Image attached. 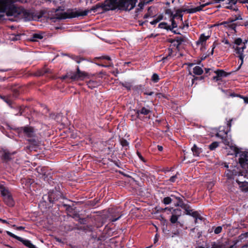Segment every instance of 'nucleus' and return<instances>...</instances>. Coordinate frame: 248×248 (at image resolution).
<instances>
[{"label": "nucleus", "instance_id": "obj_6", "mask_svg": "<svg viewBox=\"0 0 248 248\" xmlns=\"http://www.w3.org/2000/svg\"><path fill=\"white\" fill-rule=\"evenodd\" d=\"M229 131L225 130L224 127H220L219 131L216 134V137L220 138L222 142L226 145H229L231 141L230 138H229L227 134Z\"/></svg>", "mask_w": 248, "mask_h": 248}, {"label": "nucleus", "instance_id": "obj_44", "mask_svg": "<svg viewBox=\"0 0 248 248\" xmlns=\"http://www.w3.org/2000/svg\"><path fill=\"white\" fill-rule=\"evenodd\" d=\"M123 86L124 87H125L128 90H130L131 89V85L129 83H125L124 84L123 83Z\"/></svg>", "mask_w": 248, "mask_h": 248}, {"label": "nucleus", "instance_id": "obj_62", "mask_svg": "<svg viewBox=\"0 0 248 248\" xmlns=\"http://www.w3.org/2000/svg\"><path fill=\"white\" fill-rule=\"evenodd\" d=\"M149 17V15L148 14H146L144 16V18H147Z\"/></svg>", "mask_w": 248, "mask_h": 248}, {"label": "nucleus", "instance_id": "obj_64", "mask_svg": "<svg viewBox=\"0 0 248 248\" xmlns=\"http://www.w3.org/2000/svg\"><path fill=\"white\" fill-rule=\"evenodd\" d=\"M245 26H248V21L245 23Z\"/></svg>", "mask_w": 248, "mask_h": 248}, {"label": "nucleus", "instance_id": "obj_20", "mask_svg": "<svg viewBox=\"0 0 248 248\" xmlns=\"http://www.w3.org/2000/svg\"><path fill=\"white\" fill-rule=\"evenodd\" d=\"M43 34L42 33H33L31 38V40L33 42L38 41L39 40L43 38Z\"/></svg>", "mask_w": 248, "mask_h": 248}, {"label": "nucleus", "instance_id": "obj_36", "mask_svg": "<svg viewBox=\"0 0 248 248\" xmlns=\"http://www.w3.org/2000/svg\"><path fill=\"white\" fill-rule=\"evenodd\" d=\"M178 218V217L172 214V215L171 216V217L170 218V221L172 224H174L176 223H179L178 222H177Z\"/></svg>", "mask_w": 248, "mask_h": 248}, {"label": "nucleus", "instance_id": "obj_35", "mask_svg": "<svg viewBox=\"0 0 248 248\" xmlns=\"http://www.w3.org/2000/svg\"><path fill=\"white\" fill-rule=\"evenodd\" d=\"M218 146V143L217 142H213L211 144L209 145V148L211 150H214Z\"/></svg>", "mask_w": 248, "mask_h": 248}, {"label": "nucleus", "instance_id": "obj_2", "mask_svg": "<svg viewBox=\"0 0 248 248\" xmlns=\"http://www.w3.org/2000/svg\"><path fill=\"white\" fill-rule=\"evenodd\" d=\"M22 129L26 136L29 138H32V139L28 140L31 145L27 146V148L29 150H33L36 146L38 145V140L35 138H34L35 133L33 128L31 127L25 126L22 127Z\"/></svg>", "mask_w": 248, "mask_h": 248}, {"label": "nucleus", "instance_id": "obj_23", "mask_svg": "<svg viewBox=\"0 0 248 248\" xmlns=\"http://www.w3.org/2000/svg\"><path fill=\"white\" fill-rule=\"evenodd\" d=\"M87 85L89 88L93 89L97 87L99 85V83L96 81L90 80L87 82Z\"/></svg>", "mask_w": 248, "mask_h": 248}, {"label": "nucleus", "instance_id": "obj_21", "mask_svg": "<svg viewBox=\"0 0 248 248\" xmlns=\"http://www.w3.org/2000/svg\"><path fill=\"white\" fill-rule=\"evenodd\" d=\"M151 112V110L149 109L146 108L145 107H142L140 110H138L136 113L138 115L140 114L143 115H147Z\"/></svg>", "mask_w": 248, "mask_h": 248}, {"label": "nucleus", "instance_id": "obj_37", "mask_svg": "<svg viewBox=\"0 0 248 248\" xmlns=\"http://www.w3.org/2000/svg\"><path fill=\"white\" fill-rule=\"evenodd\" d=\"M121 217H122V215H119L118 216L112 215V217L109 218V220L111 222H114V221H116V220H118L119 218H120Z\"/></svg>", "mask_w": 248, "mask_h": 248}, {"label": "nucleus", "instance_id": "obj_63", "mask_svg": "<svg viewBox=\"0 0 248 248\" xmlns=\"http://www.w3.org/2000/svg\"><path fill=\"white\" fill-rule=\"evenodd\" d=\"M205 70L206 73H207L209 72V71L210 70V69H209V68H205Z\"/></svg>", "mask_w": 248, "mask_h": 248}, {"label": "nucleus", "instance_id": "obj_38", "mask_svg": "<svg viewBox=\"0 0 248 248\" xmlns=\"http://www.w3.org/2000/svg\"><path fill=\"white\" fill-rule=\"evenodd\" d=\"M234 46H242L243 44H242V40L240 38H237L234 41Z\"/></svg>", "mask_w": 248, "mask_h": 248}, {"label": "nucleus", "instance_id": "obj_60", "mask_svg": "<svg viewBox=\"0 0 248 248\" xmlns=\"http://www.w3.org/2000/svg\"><path fill=\"white\" fill-rule=\"evenodd\" d=\"M172 31L174 34H179V32H176V31H173V30L172 31Z\"/></svg>", "mask_w": 248, "mask_h": 248}, {"label": "nucleus", "instance_id": "obj_11", "mask_svg": "<svg viewBox=\"0 0 248 248\" xmlns=\"http://www.w3.org/2000/svg\"><path fill=\"white\" fill-rule=\"evenodd\" d=\"M185 214L195 218V223H198V220L202 221L203 219V217L201 216L200 213L198 211H193L190 209V206L188 207V209H186Z\"/></svg>", "mask_w": 248, "mask_h": 248}, {"label": "nucleus", "instance_id": "obj_54", "mask_svg": "<svg viewBox=\"0 0 248 248\" xmlns=\"http://www.w3.org/2000/svg\"><path fill=\"white\" fill-rule=\"evenodd\" d=\"M157 149L159 151H162L163 149V148L162 146L158 145L157 146Z\"/></svg>", "mask_w": 248, "mask_h": 248}, {"label": "nucleus", "instance_id": "obj_28", "mask_svg": "<svg viewBox=\"0 0 248 248\" xmlns=\"http://www.w3.org/2000/svg\"><path fill=\"white\" fill-rule=\"evenodd\" d=\"M0 98L3 100L10 107H12V101L8 96H0Z\"/></svg>", "mask_w": 248, "mask_h": 248}, {"label": "nucleus", "instance_id": "obj_26", "mask_svg": "<svg viewBox=\"0 0 248 248\" xmlns=\"http://www.w3.org/2000/svg\"><path fill=\"white\" fill-rule=\"evenodd\" d=\"M14 153H11L8 151H4L2 155V157L4 160H8L11 159V155H14Z\"/></svg>", "mask_w": 248, "mask_h": 248}, {"label": "nucleus", "instance_id": "obj_48", "mask_svg": "<svg viewBox=\"0 0 248 248\" xmlns=\"http://www.w3.org/2000/svg\"><path fill=\"white\" fill-rule=\"evenodd\" d=\"M213 79L215 80L216 81H218L221 80V78L219 77H218V75H216V76H214L213 77Z\"/></svg>", "mask_w": 248, "mask_h": 248}, {"label": "nucleus", "instance_id": "obj_45", "mask_svg": "<svg viewBox=\"0 0 248 248\" xmlns=\"http://www.w3.org/2000/svg\"><path fill=\"white\" fill-rule=\"evenodd\" d=\"M101 59L107 60L108 61H110L111 58L110 57L108 56H103L100 57Z\"/></svg>", "mask_w": 248, "mask_h": 248}, {"label": "nucleus", "instance_id": "obj_24", "mask_svg": "<svg viewBox=\"0 0 248 248\" xmlns=\"http://www.w3.org/2000/svg\"><path fill=\"white\" fill-rule=\"evenodd\" d=\"M193 73L197 75H202L203 71L202 69L199 66H196L193 68Z\"/></svg>", "mask_w": 248, "mask_h": 248}, {"label": "nucleus", "instance_id": "obj_22", "mask_svg": "<svg viewBox=\"0 0 248 248\" xmlns=\"http://www.w3.org/2000/svg\"><path fill=\"white\" fill-rule=\"evenodd\" d=\"M245 241H248V232L241 234L238 238V242H245Z\"/></svg>", "mask_w": 248, "mask_h": 248}, {"label": "nucleus", "instance_id": "obj_32", "mask_svg": "<svg viewBox=\"0 0 248 248\" xmlns=\"http://www.w3.org/2000/svg\"><path fill=\"white\" fill-rule=\"evenodd\" d=\"M172 202V199L170 197H165L162 200V202L165 205L170 204Z\"/></svg>", "mask_w": 248, "mask_h": 248}, {"label": "nucleus", "instance_id": "obj_17", "mask_svg": "<svg viewBox=\"0 0 248 248\" xmlns=\"http://www.w3.org/2000/svg\"><path fill=\"white\" fill-rule=\"evenodd\" d=\"M178 17V18H179L181 20H182L183 19V16L181 14H180L179 15H177V14H175L173 15L172 18L171 19V26H170V31H172L174 28H175L177 27V25L175 21H174V18H176L177 17Z\"/></svg>", "mask_w": 248, "mask_h": 248}, {"label": "nucleus", "instance_id": "obj_41", "mask_svg": "<svg viewBox=\"0 0 248 248\" xmlns=\"http://www.w3.org/2000/svg\"><path fill=\"white\" fill-rule=\"evenodd\" d=\"M72 59L74 60L77 63H79L83 60V59L76 56H73Z\"/></svg>", "mask_w": 248, "mask_h": 248}, {"label": "nucleus", "instance_id": "obj_53", "mask_svg": "<svg viewBox=\"0 0 248 248\" xmlns=\"http://www.w3.org/2000/svg\"><path fill=\"white\" fill-rule=\"evenodd\" d=\"M70 76H71V75H65V76H63L62 77H61V79H65L67 77H69L70 78Z\"/></svg>", "mask_w": 248, "mask_h": 248}, {"label": "nucleus", "instance_id": "obj_25", "mask_svg": "<svg viewBox=\"0 0 248 248\" xmlns=\"http://www.w3.org/2000/svg\"><path fill=\"white\" fill-rule=\"evenodd\" d=\"M158 28L161 29H166L167 31H170V26L168 25L166 22H163L158 24Z\"/></svg>", "mask_w": 248, "mask_h": 248}, {"label": "nucleus", "instance_id": "obj_47", "mask_svg": "<svg viewBox=\"0 0 248 248\" xmlns=\"http://www.w3.org/2000/svg\"><path fill=\"white\" fill-rule=\"evenodd\" d=\"M144 94H146V95H149V96H151V95H153L154 93L153 92H144Z\"/></svg>", "mask_w": 248, "mask_h": 248}, {"label": "nucleus", "instance_id": "obj_56", "mask_svg": "<svg viewBox=\"0 0 248 248\" xmlns=\"http://www.w3.org/2000/svg\"><path fill=\"white\" fill-rule=\"evenodd\" d=\"M1 222L3 223H8L6 220L1 219Z\"/></svg>", "mask_w": 248, "mask_h": 248}, {"label": "nucleus", "instance_id": "obj_14", "mask_svg": "<svg viewBox=\"0 0 248 248\" xmlns=\"http://www.w3.org/2000/svg\"><path fill=\"white\" fill-rule=\"evenodd\" d=\"M171 196L174 197L178 201L177 203L175 204V206H180L184 210H185L186 209H188V207L189 206V205L187 204L184 203L183 200L180 197H176L173 196L172 195H171Z\"/></svg>", "mask_w": 248, "mask_h": 248}, {"label": "nucleus", "instance_id": "obj_1", "mask_svg": "<svg viewBox=\"0 0 248 248\" xmlns=\"http://www.w3.org/2000/svg\"><path fill=\"white\" fill-rule=\"evenodd\" d=\"M118 0H106L103 3H98L93 6L91 9L80 11V10L69 9L62 14L61 19L72 18L78 16H87L91 11L96 12L97 9L101 8L103 11L113 10L118 8Z\"/></svg>", "mask_w": 248, "mask_h": 248}, {"label": "nucleus", "instance_id": "obj_19", "mask_svg": "<svg viewBox=\"0 0 248 248\" xmlns=\"http://www.w3.org/2000/svg\"><path fill=\"white\" fill-rule=\"evenodd\" d=\"M191 150L194 156H200L202 152V149L198 147L195 144L193 145L191 148Z\"/></svg>", "mask_w": 248, "mask_h": 248}, {"label": "nucleus", "instance_id": "obj_3", "mask_svg": "<svg viewBox=\"0 0 248 248\" xmlns=\"http://www.w3.org/2000/svg\"><path fill=\"white\" fill-rule=\"evenodd\" d=\"M0 192L3 202L7 205L12 207L15 205V202L11 192L8 188L2 184H0Z\"/></svg>", "mask_w": 248, "mask_h": 248}, {"label": "nucleus", "instance_id": "obj_51", "mask_svg": "<svg viewBox=\"0 0 248 248\" xmlns=\"http://www.w3.org/2000/svg\"><path fill=\"white\" fill-rule=\"evenodd\" d=\"M172 49L169 48L168 49L169 54H168V55L166 57V59H167L169 56H170V54L172 53Z\"/></svg>", "mask_w": 248, "mask_h": 248}, {"label": "nucleus", "instance_id": "obj_5", "mask_svg": "<svg viewBox=\"0 0 248 248\" xmlns=\"http://www.w3.org/2000/svg\"><path fill=\"white\" fill-rule=\"evenodd\" d=\"M237 243L231 244L228 240L224 239L212 243L211 248H236Z\"/></svg>", "mask_w": 248, "mask_h": 248}, {"label": "nucleus", "instance_id": "obj_43", "mask_svg": "<svg viewBox=\"0 0 248 248\" xmlns=\"http://www.w3.org/2000/svg\"><path fill=\"white\" fill-rule=\"evenodd\" d=\"M137 154L141 161H142L143 162H146V160H145V159L143 158V157L142 156V155L139 152H137Z\"/></svg>", "mask_w": 248, "mask_h": 248}, {"label": "nucleus", "instance_id": "obj_58", "mask_svg": "<svg viewBox=\"0 0 248 248\" xmlns=\"http://www.w3.org/2000/svg\"><path fill=\"white\" fill-rule=\"evenodd\" d=\"M248 247V244H246L244 245L243 246H242L241 248H247Z\"/></svg>", "mask_w": 248, "mask_h": 248}, {"label": "nucleus", "instance_id": "obj_12", "mask_svg": "<svg viewBox=\"0 0 248 248\" xmlns=\"http://www.w3.org/2000/svg\"><path fill=\"white\" fill-rule=\"evenodd\" d=\"M240 17V16L239 17H235L232 19H229L227 21L221 23L220 25H224L225 27L230 30L235 31L236 25L233 22L237 20L241 19V18Z\"/></svg>", "mask_w": 248, "mask_h": 248}, {"label": "nucleus", "instance_id": "obj_7", "mask_svg": "<svg viewBox=\"0 0 248 248\" xmlns=\"http://www.w3.org/2000/svg\"><path fill=\"white\" fill-rule=\"evenodd\" d=\"M47 197L50 203H53L55 201L61 198H63L62 193L56 188H55V189L50 191L48 193Z\"/></svg>", "mask_w": 248, "mask_h": 248}, {"label": "nucleus", "instance_id": "obj_40", "mask_svg": "<svg viewBox=\"0 0 248 248\" xmlns=\"http://www.w3.org/2000/svg\"><path fill=\"white\" fill-rule=\"evenodd\" d=\"M175 41L178 43V45H180L182 42H184L185 39L183 37H177L175 39Z\"/></svg>", "mask_w": 248, "mask_h": 248}, {"label": "nucleus", "instance_id": "obj_8", "mask_svg": "<svg viewBox=\"0 0 248 248\" xmlns=\"http://www.w3.org/2000/svg\"><path fill=\"white\" fill-rule=\"evenodd\" d=\"M6 233L10 236L14 238L19 241L22 243V244L29 248H37L35 245H33L30 240L24 239L23 238L18 236L9 231H6Z\"/></svg>", "mask_w": 248, "mask_h": 248}, {"label": "nucleus", "instance_id": "obj_49", "mask_svg": "<svg viewBox=\"0 0 248 248\" xmlns=\"http://www.w3.org/2000/svg\"><path fill=\"white\" fill-rule=\"evenodd\" d=\"M224 0H211V3H218L220 1H224Z\"/></svg>", "mask_w": 248, "mask_h": 248}, {"label": "nucleus", "instance_id": "obj_27", "mask_svg": "<svg viewBox=\"0 0 248 248\" xmlns=\"http://www.w3.org/2000/svg\"><path fill=\"white\" fill-rule=\"evenodd\" d=\"M230 96L232 97H238L241 98H243L244 99V102L246 104L248 103V96L244 97L240 94H235L234 93H232L230 94Z\"/></svg>", "mask_w": 248, "mask_h": 248}, {"label": "nucleus", "instance_id": "obj_39", "mask_svg": "<svg viewBox=\"0 0 248 248\" xmlns=\"http://www.w3.org/2000/svg\"><path fill=\"white\" fill-rule=\"evenodd\" d=\"M120 143L123 147H127L129 144L128 141L124 139H122L120 140Z\"/></svg>", "mask_w": 248, "mask_h": 248}, {"label": "nucleus", "instance_id": "obj_57", "mask_svg": "<svg viewBox=\"0 0 248 248\" xmlns=\"http://www.w3.org/2000/svg\"><path fill=\"white\" fill-rule=\"evenodd\" d=\"M171 209H171V208H168V207H166V208H165L163 209V210H164V211H165V210H168L169 211H170V212H171Z\"/></svg>", "mask_w": 248, "mask_h": 248}, {"label": "nucleus", "instance_id": "obj_33", "mask_svg": "<svg viewBox=\"0 0 248 248\" xmlns=\"http://www.w3.org/2000/svg\"><path fill=\"white\" fill-rule=\"evenodd\" d=\"M178 174H179V173L178 172H177L175 175L172 176L171 177H170V178L169 180H167V182L170 183H174L175 182H176V180L177 178V175Z\"/></svg>", "mask_w": 248, "mask_h": 248}, {"label": "nucleus", "instance_id": "obj_50", "mask_svg": "<svg viewBox=\"0 0 248 248\" xmlns=\"http://www.w3.org/2000/svg\"><path fill=\"white\" fill-rule=\"evenodd\" d=\"M232 119L230 120L228 122V123H227V125H228V126L229 128V129L228 130L229 131L230 130V128H231V122H232Z\"/></svg>", "mask_w": 248, "mask_h": 248}, {"label": "nucleus", "instance_id": "obj_13", "mask_svg": "<svg viewBox=\"0 0 248 248\" xmlns=\"http://www.w3.org/2000/svg\"><path fill=\"white\" fill-rule=\"evenodd\" d=\"M88 76L85 72L81 71L79 70V67L77 68V72L71 74L70 78L72 79H81L82 80Z\"/></svg>", "mask_w": 248, "mask_h": 248}, {"label": "nucleus", "instance_id": "obj_52", "mask_svg": "<svg viewBox=\"0 0 248 248\" xmlns=\"http://www.w3.org/2000/svg\"><path fill=\"white\" fill-rule=\"evenodd\" d=\"M240 3H248V0H237Z\"/></svg>", "mask_w": 248, "mask_h": 248}, {"label": "nucleus", "instance_id": "obj_30", "mask_svg": "<svg viewBox=\"0 0 248 248\" xmlns=\"http://www.w3.org/2000/svg\"><path fill=\"white\" fill-rule=\"evenodd\" d=\"M160 78L159 77V76L156 74L154 73L152 76L151 80L154 82V83H157L159 81Z\"/></svg>", "mask_w": 248, "mask_h": 248}, {"label": "nucleus", "instance_id": "obj_34", "mask_svg": "<svg viewBox=\"0 0 248 248\" xmlns=\"http://www.w3.org/2000/svg\"><path fill=\"white\" fill-rule=\"evenodd\" d=\"M162 19V16H159L156 19H154L153 21L150 22V24L153 25H155L158 22H159Z\"/></svg>", "mask_w": 248, "mask_h": 248}, {"label": "nucleus", "instance_id": "obj_46", "mask_svg": "<svg viewBox=\"0 0 248 248\" xmlns=\"http://www.w3.org/2000/svg\"><path fill=\"white\" fill-rule=\"evenodd\" d=\"M226 8L232 9V10H233V11H236L238 10L237 8H236L235 7H233V5L227 6H226Z\"/></svg>", "mask_w": 248, "mask_h": 248}, {"label": "nucleus", "instance_id": "obj_31", "mask_svg": "<svg viewBox=\"0 0 248 248\" xmlns=\"http://www.w3.org/2000/svg\"><path fill=\"white\" fill-rule=\"evenodd\" d=\"M216 75H218V77H219L221 78L222 77H226V73L225 71L222 70H217L215 72Z\"/></svg>", "mask_w": 248, "mask_h": 248}, {"label": "nucleus", "instance_id": "obj_29", "mask_svg": "<svg viewBox=\"0 0 248 248\" xmlns=\"http://www.w3.org/2000/svg\"><path fill=\"white\" fill-rule=\"evenodd\" d=\"M172 214L179 217L182 215V211L180 209H173Z\"/></svg>", "mask_w": 248, "mask_h": 248}, {"label": "nucleus", "instance_id": "obj_42", "mask_svg": "<svg viewBox=\"0 0 248 248\" xmlns=\"http://www.w3.org/2000/svg\"><path fill=\"white\" fill-rule=\"evenodd\" d=\"M222 231V227L221 226H218L216 228V229L214 230V232L216 234H218L219 233Z\"/></svg>", "mask_w": 248, "mask_h": 248}, {"label": "nucleus", "instance_id": "obj_10", "mask_svg": "<svg viewBox=\"0 0 248 248\" xmlns=\"http://www.w3.org/2000/svg\"><path fill=\"white\" fill-rule=\"evenodd\" d=\"M233 48H234L235 49L236 53L238 54V57L241 60V63L236 70V71H238V70L240 69L243 63L244 58L243 51L246 48V46L245 44H243L242 46H233Z\"/></svg>", "mask_w": 248, "mask_h": 248}, {"label": "nucleus", "instance_id": "obj_55", "mask_svg": "<svg viewBox=\"0 0 248 248\" xmlns=\"http://www.w3.org/2000/svg\"><path fill=\"white\" fill-rule=\"evenodd\" d=\"M24 229H25V227H23V226H19L17 228V229L18 230H24Z\"/></svg>", "mask_w": 248, "mask_h": 248}, {"label": "nucleus", "instance_id": "obj_18", "mask_svg": "<svg viewBox=\"0 0 248 248\" xmlns=\"http://www.w3.org/2000/svg\"><path fill=\"white\" fill-rule=\"evenodd\" d=\"M205 5L202 4L196 7L187 9L186 11L189 14H192L196 13L197 12L201 11L202 10V8L204 7Z\"/></svg>", "mask_w": 248, "mask_h": 248}, {"label": "nucleus", "instance_id": "obj_4", "mask_svg": "<svg viewBox=\"0 0 248 248\" xmlns=\"http://www.w3.org/2000/svg\"><path fill=\"white\" fill-rule=\"evenodd\" d=\"M138 0H118V8L121 10L130 11L133 9Z\"/></svg>", "mask_w": 248, "mask_h": 248}, {"label": "nucleus", "instance_id": "obj_15", "mask_svg": "<svg viewBox=\"0 0 248 248\" xmlns=\"http://www.w3.org/2000/svg\"><path fill=\"white\" fill-rule=\"evenodd\" d=\"M210 35L205 36L204 34H202L199 40L197 41V45L201 44L202 46H204L206 41L210 38Z\"/></svg>", "mask_w": 248, "mask_h": 248}, {"label": "nucleus", "instance_id": "obj_9", "mask_svg": "<svg viewBox=\"0 0 248 248\" xmlns=\"http://www.w3.org/2000/svg\"><path fill=\"white\" fill-rule=\"evenodd\" d=\"M239 162L241 167L248 173V152H243L240 155Z\"/></svg>", "mask_w": 248, "mask_h": 248}, {"label": "nucleus", "instance_id": "obj_16", "mask_svg": "<svg viewBox=\"0 0 248 248\" xmlns=\"http://www.w3.org/2000/svg\"><path fill=\"white\" fill-rule=\"evenodd\" d=\"M236 182L239 185L241 190L245 192H248V182L246 181L241 182L238 180H236Z\"/></svg>", "mask_w": 248, "mask_h": 248}, {"label": "nucleus", "instance_id": "obj_59", "mask_svg": "<svg viewBox=\"0 0 248 248\" xmlns=\"http://www.w3.org/2000/svg\"><path fill=\"white\" fill-rule=\"evenodd\" d=\"M247 42H248V40H245V41L243 42H242V44H245L246 45V44L247 43Z\"/></svg>", "mask_w": 248, "mask_h": 248}, {"label": "nucleus", "instance_id": "obj_61", "mask_svg": "<svg viewBox=\"0 0 248 248\" xmlns=\"http://www.w3.org/2000/svg\"><path fill=\"white\" fill-rule=\"evenodd\" d=\"M7 71H8V69H0V71H1V72H6Z\"/></svg>", "mask_w": 248, "mask_h": 248}]
</instances>
